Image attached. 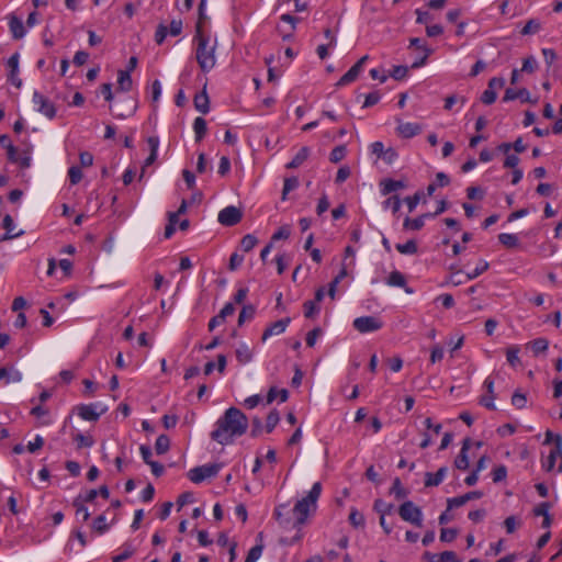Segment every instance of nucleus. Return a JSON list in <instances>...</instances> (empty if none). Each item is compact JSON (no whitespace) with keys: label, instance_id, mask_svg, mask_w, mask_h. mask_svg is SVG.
Instances as JSON below:
<instances>
[{"label":"nucleus","instance_id":"56","mask_svg":"<svg viewBox=\"0 0 562 562\" xmlns=\"http://www.w3.org/2000/svg\"><path fill=\"white\" fill-rule=\"evenodd\" d=\"M420 193L417 191L414 195L412 196H407L404 202L406 203L407 205V209H408V212L412 213L416 207L417 205L419 204V201H420Z\"/></svg>","mask_w":562,"mask_h":562},{"label":"nucleus","instance_id":"23","mask_svg":"<svg viewBox=\"0 0 562 562\" xmlns=\"http://www.w3.org/2000/svg\"><path fill=\"white\" fill-rule=\"evenodd\" d=\"M72 440L78 449L91 448L94 445V439L89 434L76 432L72 435Z\"/></svg>","mask_w":562,"mask_h":562},{"label":"nucleus","instance_id":"5","mask_svg":"<svg viewBox=\"0 0 562 562\" xmlns=\"http://www.w3.org/2000/svg\"><path fill=\"white\" fill-rule=\"evenodd\" d=\"M221 470L217 463H209L201 467H195L189 470L188 477L191 482L199 484L206 479L216 476Z\"/></svg>","mask_w":562,"mask_h":562},{"label":"nucleus","instance_id":"47","mask_svg":"<svg viewBox=\"0 0 562 562\" xmlns=\"http://www.w3.org/2000/svg\"><path fill=\"white\" fill-rule=\"evenodd\" d=\"M307 148H302L296 156L286 165L288 168L299 167L307 158Z\"/></svg>","mask_w":562,"mask_h":562},{"label":"nucleus","instance_id":"62","mask_svg":"<svg viewBox=\"0 0 562 562\" xmlns=\"http://www.w3.org/2000/svg\"><path fill=\"white\" fill-rule=\"evenodd\" d=\"M288 262L289 258L284 254L278 255L276 257L277 271L279 274H282L285 271Z\"/></svg>","mask_w":562,"mask_h":562},{"label":"nucleus","instance_id":"13","mask_svg":"<svg viewBox=\"0 0 562 562\" xmlns=\"http://www.w3.org/2000/svg\"><path fill=\"white\" fill-rule=\"evenodd\" d=\"M385 283L389 286L403 288L407 294L414 293V290L407 286L405 276L397 270H394L389 274Z\"/></svg>","mask_w":562,"mask_h":562},{"label":"nucleus","instance_id":"21","mask_svg":"<svg viewBox=\"0 0 562 562\" xmlns=\"http://www.w3.org/2000/svg\"><path fill=\"white\" fill-rule=\"evenodd\" d=\"M516 99H520L522 102H529L530 101V93H529V91L527 89L515 90V89L508 88L505 91L503 101L507 102V101H513V100H516Z\"/></svg>","mask_w":562,"mask_h":562},{"label":"nucleus","instance_id":"22","mask_svg":"<svg viewBox=\"0 0 562 562\" xmlns=\"http://www.w3.org/2000/svg\"><path fill=\"white\" fill-rule=\"evenodd\" d=\"M204 87H206V83H204ZM209 103V97L205 92V88H203V91L194 97V106L202 114H206L210 111Z\"/></svg>","mask_w":562,"mask_h":562},{"label":"nucleus","instance_id":"41","mask_svg":"<svg viewBox=\"0 0 562 562\" xmlns=\"http://www.w3.org/2000/svg\"><path fill=\"white\" fill-rule=\"evenodd\" d=\"M280 420V416H279V413L278 411L273 409L271 411L268 416H267V419H266V430L267 432H271L276 426L278 425Z\"/></svg>","mask_w":562,"mask_h":562},{"label":"nucleus","instance_id":"16","mask_svg":"<svg viewBox=\"0 0 562 562\" xmlns=\"http://www.w3.org/2000/svg\"><path fill=\"white\" fill-rule=\"evenodd\" d=\"M236 359L239 364L245 366L252 361L254 352L245 342H240L235 350Z\"/></svg>","mask_w":562,"mask_h":562},{"label":"nucleus","instance_id":"8","mask_svg":"<svg viewBox=\"0 0 562 562\" xmlns=\"http://www.w3.org/2000/svg\"><path fill=\"white\" fill-rule=\"evenodd\" d=\"M241 217V211L236 206L229 205L220 211L217 220L224 226H234L240 222Z\"/></svg>","mask_w":562,"mask_h":562},{"label":"nucleus","instance_id":"53","mask_svg":"<svg viewBox=\"0 0 562 562\" xmlns=\"http://www.w3.org/2000/svg\"><path fill=\"white\" fill-rule=\"evenodd\" d=\"M458 102H460L461 104H464L465 99L463 97H458L456 94L447 97L445 99V110L451 111L453 109L454 104H457Z\"/></svg>","mask_w":562,"mask_h":562},{"label":"nucleus","instance_id":"15","mask_svg":"<svg viewBox=\"0 0 562 562\" xmlns=\"http://www.w3.org/2000/svg\"><path fill=\"white\" fill-rule=\"evenodd\" d=\"M405 188V183L401 180L383 179L380 182V192L382 195H390L393 192Z\"/></svg>","mask_w":562,"mask_h":562},{"label":"nucleus","instance_id":"49","mask_svg":"<svg viewBox=\"0 0 562 562\" xmlns=\"http://www.w3.org/2000/svg\"><path fill=\"white\" fill-rule=\"evenodd\" d=\"M520 520L515 516H508L504 520V526L507 531V533H514L516 529L520 526Z\"/></svg>","mask_w":562,"mask_h":562},{"label":"nucleus","instance_id":"18","mask_svg":"<svg viewBox=\"0 0 562 562\" xmlns=\"http://www.w3.org/2000/svg\"><path fill=\"white\" fill-rule=\"evenodd\" d=\"M31 414L37 419L38 426H47L53 423L49 411L41 405L33 407Z\"/></svg>","mask_w":562,"mask_h":562},{"label":"nucleus","instance_id":"63","mask_svg":"<svg viewBox=\"0 0 562 562\" xmlns=\"http://www.w3.org/2000/svg\"><path fill=\"white\" fill-rule=\"evenodd\" d=\"M244 262V256L237 254V252H234L232 254L231 258H229V270L234 271L236 269H238L241 263Z\"/></svg>","mask_w":562,"mask_h":562},{"label":"nucleus","instance_id":"61","mask_svg":"<svg viewBox=\"0 0 562 562\" xmlns=\"http://www.w3.org/2000/svg\"><path fill=\"white\" fill-rule=\"evenodd\" d=\"M403 226L405 229H419V228H422V217H416V218L406 217L404 220Z\"/></svg>","mask_w":562,"mask_h":562},{"label":"nucleus","instance_id":"10","mask_svg":"<svg viewBox=\"0 0 562 562\" xmlns=\"http://www.w3.org/2000/svg\"><path fill=\"white\" fill-rule=\"evenodd\" d=\"M398 514L403 520L419 525L420 509L412 502H404L398 508Z\"/></svg>","mask_w":562,"mask_h":562},{"label":"nucleus","instance_id":"7","mask_svg":"<svg viewBox=\"0 0 562 562\" xmlns=\"http://www.w3.org/2000/svg\"><path fill=\"white\" fill-rule=\"evenodd\" d=\"M104 409L98 403L80 404L77 406L78 416L88 422H97Z\"/></svg>","mask_w":562,"mask_h":562},{"label":"nucleus","instance_id":"35","mask_svg":"<svg viewBox=\"0 0 562 562\" xmlns=\"http://www.w3.org/2000/svg\"><path fill=\"white\" fill-rule=\"evenodd\" d=\"M390 494L394 495L396 499H403L407 496V491L404 488L398 477L393 481Z\"/></svg>","mask_w":562,"mask_h":562},{"label":"nucleus","instance_id":"55","mask_svg":"<svg viewBox=\"0 0 562 562\" xmlns=\"http://www.w3.org/2000/svg\"><path fill=\"white\" fill-rule=\"evenodd\" d=\"M68 177L71 184H77L82 178V171L79 167L72 166L68 170Z\"/></svg>","mask_w":562,"mask_h":562},{"label":"nucleus","instance_id":"60","mask_svg":"<svg viewBox=\"0 0 562 562\" xmlns=\"http://www.w3.org/2000/svg\"><path fill=\"white\" fill-rule=\"evenodd\" d=\"M43 445H44V439L40 435H36L32 441H29L26 448H27L29 452L34 453L35 451L41 449L43 447Z\"/></svg>","mask_w":562,"mask_h":562},{"label":"nucleus","instance_id":"36","mask_svg":"<svg viewBox=\"0 0 562 562\" xmlns=\"http://www.w3.org/2000/svg\"><path fill=\"white\" fill-rule=\"evenodd\" d=\"M170 439L166 435H160L156 439L155 449L158 454H164L169 450Z\"/></svg>","mask_w":562,"mask_h":562},{"label":"nucleus","instance_id":"29","mask_svg":"<svg viewBox=\"0 0 562 562\" xmlns=\"http://www.w3.org/2000/svg\"><path fill=\"white\" fill-rule=\"evenodd\" d=\"M193 131L195 134V140H202L206 134V121L201 116L196 117L193 122Z\"/></svg>","mask_w":562,"mask_h":562},{"label":"nucleus","instance_id":"11","mask_svg":"<svg viewBox=\"0 0 562 562\" xmlns=\"http://www.w3.org/2000/svg\"><path fill=\"white\" fill-rule=\"evenodd\" d=\"M32 151V144L25 142L23 148L20 151L16 149L15 159L10 161L13 164H18L22 169H27L31 167Z\"/></svg>","mask_w":562,"mask_h":562},{"label":"nucleus","instance_id":"37","mask_svg":"<svg viewBox=\"0 0 562 562\" xmlns=\"http://www.w3.org/2000/svg\"><path fill=\"white\" fill-rule=\"evenodd\" d=\"M374 509L380 514V516H386L393 513L394 505L382 499H376L374 502Z\"/></svg>","mask_w":562,"mask_h":562},{"label":"nucleus","instance_id":"20","mask_svg":"<svg viewBox=\"0 0 562 562\" xmlns=\"http://www.w3.org/2000/svg\"><path fill=\"white\" fill-rule=\"evenodd\" d=\"M469 446H470V439H465L463 441L460 453L457 456V458L454 460V465L459 470H467L469 468V457H468Z\"/></svg>","mask_w":562,"mask_h":562},{"label":"nucleus","instance_id":"48","mask_svg":"<svg viewBox=\"0 0 562 562\" xmlns=\"http://www.w3.org/2000/svg\"><path fill=\"white\" fill-rule=\"evenodd\" d=\"M346 156V147L344 145L336 146L329 155V159L331 162H339Z\"/></svg>","mask_w":562,"mask_h":562},{"label":"nucleus","instance_id":"57","mask_svg":"<svg viewBox=\"0 0 562 562\" xmlns=\"http://www.w3.org/2000/svg\"><path fill=\"white\" fill-rule=\"evenodd\" d=\"M443 358V347L440 345H436L431 348L430 351V362L436 363L441 361Z\"/></svg>","mask_w":562,"mask_h":562},{"label":"nucleus","instance_id":"9","mask_svg":"<svg viewBox=\"0 0 562 562\" xmlns=\"http://www.w3.org/2000/svg\"><path fill=\"white\" fill-rule=\"evenodd\" d=\"M558 458H562V437L555 436V446L550 450L549 454L542 460V468L551 472L555 468Z\"/></svg>","mask_w":562,"mask_h":562},{"label":"nucleus","instance_id":"24","mask_svg":"<svg viewBox=\"0 0 562 562\" xmlns=\"http://www.w3.org/2000/svg\"><path fill=\"white\" fill-rule=\"evenodd\" d=\"M448 468L442 467L440 468L436 473H427V480L425 482V485L427 486H437L439 485L445 476L447 475Z\"/></svg>","mask_w":562,"mask_h":562},{"label":"nucleus","instance_id":"2","mask_svg":"<svg viewBox=\"0 0 562 562\" xmlns=\"http://www.w3.org/2000/svg\"><path fill=\"white\" fill-rule=\"evenodd\" d=\"M196 44L195 54L196 60L202 70H210L215 66V43L210 35L202 32L201 26H196V34L194 36Z\"/></svg>","mask_w":562,"mask_h":562},{"label":"nucleus","instance_id":"64","mask_svg":"<svg viewBox=\"0 0 562 562\" xmlns=\"http://www.w3.org/2000/svg\"><path fill=\"white\" fill-rule=\"evenodd\" d=\"M263 401L262 396L259 394L251 395L247 397L244 402L245 406L249 409L257 407Z\"/></svg>","mask_w":562,"mask_h":562},{"label":"nucleus","instance_id":"52","mask_svg":"<svg viewBox=\"0 0 562 562\" xmlns=\"http://www.w3.org/2000/svg\"><path fill=\"white\" fill-rule=\"evenodd\" d=\"M299 180L296 178H288L284 180L283 184V191H282V199H286V194L297 188Z\"/></svg>","mask_w":562,"mask_h":562},{"label":"nucleus","instance_id":"25","mask_svg":"<svg viewBox=\"0 0 562 562\" xmlns=\"http://www.w3.org/2000/svg\"><path fill=\"white\" fill-rule=\"evenodd\" d=\"M133 87V80L131 78V72H120V76L116 81V91L117 92H127Z\"/></svg>","mask_w":562,"mask_h":562},{"label":"nucleus","instance_id":"27","mask_svg":"<svg viewBox=\"0 0 562 562\" xmlns=\"http://www.w3.org/2000/svg\"><path fill=\"white\" fill-rule=\"evenodd\" d=\"M499 243L506 248H517L519 238L516 234L502 233L498 235Z\"/></svg>","mask_w":562,"mask_h":562},{"label":"nucleus","instance_id":"44","mask_svg":"<svg viewBox=\"0 0 562 562\" xmlns=\"http://www.w3.org/2000/svg\"><path fill=\"white\" fill-rule=\"evenodd\" d=\"M258 243V239L251 235L247 234L245 235L240 240V247L244 251H250Z\"/></svg>","mask_w":562,"mask_h":562},{"label":"nucleus","instance_id":"28","mask_svg":"<svg viewBox=\"0 0 562 562\" xmlns=\"http://www.w3.org/2000/svg\"><path fill=\"white\" fill-rule=\"evenodd\" d=\"M541 30V22L538 19H530L526 22L525 26L521 29L520 34L533 35L537 34Z\"/></svg>","mask_w":562,"mask_h":562},{"label":"nucleus","instance_id":"26","mask_svg":"<svg viewBox=\"0 0 562 562\" xmlns=\"http://www.w3.org/2000/svg\"><path fill=\"white\" fill-rule=\"evenodd\" d=\"M289 397V392L286 389L278 390L277 387H271L267 394L266 403L271 404L273 401L279 398L280 403H284Z\"/></svg>","mask_w":562,"mask_h":562},{"label":"nucleus","instance_id":"51","mask_svg":"<svg viewBox=\"0 0 562 562\" xmlns=\"http://www.w3.org/2000/svg\"><path fill=\"white\" fill-rule=\"evenodd\" d=\"M3 228L7 231V234L3 237V239H10L16 236V234H12L14 229V223L13 218L10 215H5L3 217Z\"/></svg>","mask_w":562,"mask_h":562},{"label":"nucleus","instance_id":"4","mask_svg":"<svg viewBox=\"0 0 562 562\" xmlns=\"http://www.w3.org/2000/svg\"><path fill=\"white\" fill-rule=\"evenodd\" d=\"M32 102L34 110L44 115L46 119L53 120L56 117L57 109L55 104L43 93L34 91Z\"/></svg>","mask_w":562,"mask_h":562},{"label":"nucleus","instance_id":"39","mask_svg":"<svg viewBox=\"0 0 562 562\" xmlns=\"http://www.w3.org/2000/svg\"><path fill=\"white\" fill-rule=\"evenodd\" d=\"M531 350L535 356L544 352L549 347V341L546 338H537L530 342Z\"/></svg>","mask_w":562,"mask_h":562},{"label":"nucleus","instance_id":"6","mask_svg":"<svg viewBox=\"0 0 562 562\" xmlns=\"http://www.w3.org/2000/svg\"><path fill=\"white\" fill-rule=\"evenodd\" d=\"M352 326L356 330L361 334L373 333L382 328L383 323L379 317L375 316H361L357 317Z\"/></svg>","mask_w":562,"mask_h":562},{"label":"nucleus","instance_id":"3","mask_svg":"<svg viewBox=\"0 0 562 562\" xmlns=\"http://www.w3.org/2000/svg\"><path fill=\"white\" fill-rule=\"evenodd\" d=\"M322 493L321 482H315L305 497L297 501L293 507L296 524L303 525L308 516L317 508V501Z\"/></svg>","mask_w":562,"mask_h":562},{"label":"nucleus","instance_id":"38","mask_svg":"<svg viewBox=\"0 0 562 562\" xmlns=\"http://www.w3.org/2000/svg\"><path fill=\"white\" fill-rule=\"evenodd\" d=\"M490 265L486 260L481 259L476 267L471 271L467 273V280H473L481 276L483 272H485L488 269Z\"/></svg>","mask_w":562,"mask_h":562},{"label":"nucleus","instance_id":"58","mask_svg":"<svg viewBox=\"0 0 562 562\" xmlns=\"http://www.w3.org/2000/svg\"><path fill=\"white\" fill-rule=\"evenodd\" d=\"M322 335V329L321 328H314L313 330L308 331L307 335H306V345L308 347H314L318 337Z\"/></svg>","mask_w":562,"mask_h":562},{"label":"nucleus","instance_id":"14","mask_svg":"<svg viewBox=\"0 0 562 562\" xmlns=\"http://www.w3.org/2000/svg\"><path fill=\"white\" fill-rule=\"evenodd\" d=\"M8 20H9V29L12 34V37L15 40H20V38L24 37L26 34V30L23 24V21L20 18H18L16 15H14L13 13L8 15Z\"/></svg>","mask_w":562,"mask_h":562},{"label":"nucleus","instance_id":"40","mask_svg":"<svg viewBox=\"0 0 562 562\" xmlns=\"http://www.w3.org/2000/svg\"><path fill=\"white\" fill-rule=\"evenodd\" d=\"M21 379L22 375L19 371L10 373L5 368H0V381L5 380V384L10 382H19Z\"/></svg>","mask_w":562,"mask_h":562},{"label":"nucleus","instance_id":"59","mask_svg":"<svg viewBox=\"0 0 562 562\" xmlns=\"http://www.w3.org/2000/svg\"><path fill=\"white\" fill-rule=\"evenodd\" d=\"M496 97H497V93L493 90V89H490L487 87V89L482 93L481 95V101L484 103V104H492L495 102L496 100Z\"/></svg>","mask_w":562,"mask_h":562},{"label":"nucleus","instance_id":"43","mask_svg":"<svg viewBox=\"0 0 562 562\" xmlns=\"http://www.w3.org/2000/svg\"><path fill=\"white\" fill-rule=\"evenodd\" d=\"M349 522L358 528V527H363L364 526V517L363 515L358 512L356 508H352L350 510V514H349Z\"/></svg>","mask_w":562,"mask_h":562},{"label":"nucleus","instance_id":"54","mask_svg":"<svg viewBox=\"0 0 562 562\" xmlns=\"http://www.w3.org/2000/svg\"><path fill=\"white\" fill-rule=\"evenodd\" d=\"M177 213H169V223L165 228V237L170 238L176 232Z\"/></svg>","mask_w":562,"mask_h":562},{"label":"nucleus","instance_id":"31","mask_svg":"<svg viewBox=\"0 0 562 562\" xmlns=\"http://www.w3.org/2000/svg\"><path fill=\"white\" fill-rule=\"evenodd\" d=\"M396 249L398 252H401L403 255H413V254L417 252L418 245H417L416 240L411 239V240H407L406 243L397 244Z\"/></svg>","mask_w":562,"mask_h":562},{"label":"nucleus","instance_id":"45","mask_svg":"<svg viewBox=\"0 0 562 562\" xmlns=\"http://www.w3.org/2000/svg\"><path fill=\"white\" fill-rule=\"evenodd\" d=\"M318 303L315 301H306L303 305L304 308V316L307 318H313L315 315L318 314L319 307L317 306Z\"/></svg>","mask_w":562,"mask_h":562},{"label":"nucleus","instance_id":"34","mask_svg":"<svg viewBox=\"0 0 562 562\" xmlns=\"http://www.w3.org/2000/svg\"><path fill=\"white\" fill-rule=\"evenodd\" d=\"M256 308L252 305L243 306L239 316H238V325L241 326L245 322L251 321L255 317Z\"/></svg>","mask_w":562,"mask_h":562},{"label":"nucleus","instance_id":"12","mask_svg":"<svg viewBox=\"0 0 562 562\" xmlns=\"http://www.w3.org/2000/svg\"><path fill=\"white\" fill-rule=\"evenodd\" d=\"M291 319L289 317L279 319L272 324H270L263 331L261 340L265 342L267 339H269L272 336L281 335L285 331L286 327L289 326Z\"/></svg>","mask_w":562,"mask_h":562},{"label":"nucleus","instance_id":"33","mask_svg":"<svg viewBox=\"0 0 562 562\" xmlns=\"http://www.w3.org/2000/svg\"><path fill=\"white\" fill-rule=\"evenodd\" d=\"M110 528V525L106 522V517L105 515H99L94 520H93V524H92V529L99 533V535H102L104 532H106Z\"/></svg>","mask_w":562,"mask_h":562},{"label":"nucleus","instance_id":"19","mask_svg":"<svg viewBox=\"0 0 562 562\" xmlns=\"http://www.w3.org/2000/svg\"><path fill=\"white\" fill-rule=\"evenodd\" d=\"M424 558L428 559L429 562H461L453 551H443L439 554L424 553Z\"/></svg>","mask_w":562,"mask_h":562},{"label":"nucleus","instance_id":"42","mask_svg":"<svg viewBox=\"0 0 562 562\" xmlns=\"http://www.w3.org/2000/svg\"><path fill=\"white\" fill-rule=\"evenodd\" d=\"M263 551V544H256L247 553V557L245 559L246 562H257Z\"/></svg>","mask_w":562,"mask_h":562},{"label":"nucleus","instance_id":"17","mask_svg":"<svg viewBox=\"0 0 562 562\" xmlns=\"http://www.w3.org/2000/svg\"><path fill=\"white\" fill-rule=\"evenodd\" d=\"M397 133L403 138H411L419 133V125L416 123L397 121Z\"/></svg>","mask_w":562,"mask_h":562},{"label":"nucleus","instance_id":"50","mask_svg":"<svg viewBox=\"0 0 562 562\" xmlns=\"http://www.w3.org/2000/svg\"><path fill=\"white\" fill-rule=\"evenodd\" d=\"M291 234V228L288 225L281 226L277 232L273 233L271 236V243L280 240V239H288Z\"/></svg>","mask_w":562,"mask_h":562},{"label":"nucleus","instance_id":"46","mask_svg":"<svg viewBox=\"0 0 562 562\" xmlns=\"http://www.w3.org/2000/svg\"><path fill=\"white\" fill-rule=\"evenodd\" d=\"M507 477V468L503 464L497 465L492 471V479L494 483L504 481Z\"/></svg>","mask_w":562,"mask_h":562},{"label":"nucleus","instance_id":"1","mask_svg":"<svg viewBox=\"0 0 562 562\" xmlns=\"http://www.w3.org/2000/svg\"><path fill=\"white\" fill-rule=\"evenodd\" d=\"M247 429L248 419L246 415L236 407H229L215 423L211 438L217 443L226 446L232 443L235 437L243 436Z\"/></svg>","mask_w":562,"mask_h":562},{"label":"nucleus","instance_id":"30","mask_svg":"<svg viewBox=\"0 0 562 562\" xmlns=\"http://www.w3.org/2000/svg\"><path fill=\"white\" fill-rule=\"evenodd\" d=\"M401 200L397 195H390L383 203H382V206H383V210L387 211H392V213L395 215L398 213L400 209H401Z\"/></svg>","mask_w":562,"mask_h":562},{"label":"nucleus","instance_id":"32","mask_svg":"<svg viewBox=\"0 0 562 562\" xmlns=\"http://www.w3.org/2000/svg\"><path fill=\"white\" fill-rule=\"evenodd\" d=\"M0 145L7 149L9 160L15 159L16 147L11 143L8 135H0Z\"/></svg>","mask_w":562,"mask_h":562}]
</instances>
